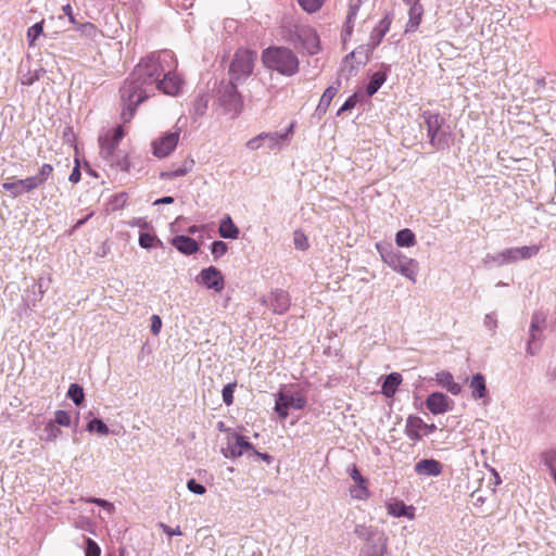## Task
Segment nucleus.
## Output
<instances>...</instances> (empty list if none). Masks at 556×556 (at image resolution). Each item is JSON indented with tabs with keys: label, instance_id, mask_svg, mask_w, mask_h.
Here are the masks:
<instances>
[{
	"label": "nucleus",
	"instance_id": "37",
	"mask_svg": "<svg viewBox=\"0 0 556 556\" xmlns=\"http://www.w3.org/2000/svg\"><path fill=\"white\" fill-rule=\"evenodd\" d=\"M45 70L42 67H38L34 71H28L26 74L21 76V83L25 86H30L35 81L39 80V78L45 74Z\"/></svg>",
	"mask_w": 556,
	"mask_h": 556
},
{
	"label": "nucleus",
	"instance_id": "13",
	"mask_svg": "<svg viewBox=\"0 0 556 556\" xmlns=\"http://www.w3.org/2000/svg\"><path fill=\"white\" fill-rule=\"evenodd\" d=\"M253 445L242 435L230 433L227 437V446L223 450L225 457L237 458L247 451H252Z\"/></svg>",
	"mask_w": 556,
	"mask_h": 556
},
{
	"label": "nucleus",
	"instance_id": "9",
	"mask_svg": "<svg viewBox=\"0 0 556 556\" xmlns=\"http://www.w3.org/2000/svg\"><path fill=\"white\" fill-rule=\"evenodd\" d=\"M124 137V130L122 126H117L114 129L106 130L99 137L100 155L102 159L113 164V155L118 147L119 142Z\"/></svg>",
	"mask_w": 556,
	"mask_h": 556
},
{
	"label": "nucleus",
	"instance_id": "5",
	"mask_svg": "<svg viewBox=\"0 0 556 556\" xmlns=\"http://www.w3.org/2000/svg\"><path fill=\"white\" fill-rule=\"evenodd\" d=\"M285 37L294 47L303 48L308 54H316L320 50L319 37L309 26L294 25Z\"/></svg>",
	"mask_w": 556,
	"mask_h": 556
},
{
	"label": "nucleus",
	"instance_id": "38",
	"mask_svg": "<svg viewBox=\"0 0 556 556\" xmlns=\"http://www.w3.org/2000/svg\"><path fill=\"white\" fill-rule=\"evenodd\" d=\"M86 430L89 432H97L101 435H108L110 433L109 427L98 418L92 419L88 422Z\"/></svg>",
	"mask_w": 556,
	"mask_h": 556
},
{
	"label": "nucleus",
	"instance_id": "14",
	"mask_svg": "<svg viewBox=\"0 0 556 556\" xmlns=\"http://www.w3.org/2000/svg\"><path fill=\"white\" fill-rule=\"evenodd\" d=\"M294 128V123H291L289 127L282 131H273V132H263V139L265 143V148L267 150H280L285 146H287L292 137Z\"/></svg>",
	"mask_w": 556,
	"mask_h": 556
},
{
	"label": "nucleus",
	"instance_id": "33",
	"mask_svg": "<svg viewBox=\"0 0 556 556\" xmlns=\"http://www.w3.org/2000/svg\"><path fill=\"white\" fill-rule=\"evenodd\" d=\"M208 106V96L206 93L199 94L192 103V113L194 116H203Z\"/></svg>",
	"mask_w": 556,
	"mask_h": 556
},
{
	"label": "nucleus",
	"instance_id": "2",
	"mask_svg": "<svg viewBox=\"0 0 556 556\" xmlns=\"http://www.w3.org/2000/svg\"><path fill=\"white\" fill-rule=\"evenodd\" d=\"M262 62L266 68L287 77L295 75L300 67L298 55L286 47H268L262 53Z\"/></svg>",
	"mask_w": 556,
	"mask_h": 556
},
{
	"label": "nucleus",
	"instance_id": "55",
	"mask_svg": "<svg viewBox=\"0 0 556 556\" xmlns=\"http://www.w3.org/2000/svg\"><path fill=\"white\" fill-rule=\"evenodd\" d=\"M101 549L99 545L91 539L87 540L86 556H100Z\"/></svg>",
	"mask_w": 556,
	"mask_h": 556
},
{
	"label": "nucleus",
	"instance_id": "35",
	"mask_svg": "<svg viewBox=\"0 0 556 556\" xmlns=\"http://www.w3.org/2000/svg\"><path fill=\"white\" fill-rule=\"evenodd\" d=\"M350 494L356 500H367L369 497V490L366 486V480L363 481V483L355 482V484L350 489Z\"/></svg>",
	"mask_w": 556,
	"mask_h": 556
},
{
	"label": "nucleus",
	"instance_id": "28",
	"mask_svg": "<svg viewBox=\"0 0 556 556\" xmlns=\"http://www.w3.org/2000/svg\"><path fill=\"white\" fill-rule=\"evenodd\" d=\"M339 88H340V83H338L337 86H329L323 93V96L320 97V100L317 104V108H316V114L317 115H324L332 99L334 98V96L337 94V92L339 91Z\"/></svg>",
	"mask_w": 556,
	"mask_h": 556
},
{
	"label": "nucleus",
	"instance_id": "61",
	"mask_svg": "<svg viewBox=\"0 0 556 556\" xmlns=\"http://www.w3.org/2000/svg\"><path fill=\"white\" fill-rule=\"evenodd\" d=\"M80 176H81V174H80L79 166H78V165H76V166L73 168V170H72V173H71V175H70V177H68V179H70V181H71V182H73V184H77V182L80 180Z\"/></svg>",
	"mask_w": 556,
	"mask_h": 556
},
{
	"label": "nucleus",
	"instance_id": "53",
	"mask_svg": "<svg viewBox=\"0 0 556 556\" xmlns=\"http://www.w3.org/2000/svg\"><path fill=\"white\" fill-rule=\"evenodd\" d=\"M78 30L90 38H94L97 35V27L91 23L80 24Z\"/></svg>",
	"mask_w": 556,
	"mask_h": 556
},
{
	"label": "nucleus",
	"instance_id": "4",
	"mask_svg": "<svg viewBox=\"0 0 556 556\" xmlns=\"http://www.w3.org/2000/svg\"><path fill=\"white\" fill-rule=\"evenodd\" d=\"M377 249L380 252L382 261L394 271L401 274L413 282H416L417 274H418V263L410 257L402 254L399 251L390 250H381L380 245L377 244Z\"/></svg>",
	"mask_w": 556,
	"mask_h": 556
},
{
	"label": "nucleus",
	"instance_id": "12",
	"mask_svg": "<svg viewBox=\"0 0 556 556\" xmlns=\"http://www.w3.org/2000/svg\"><path fill=\"white\" fill-rule=\"evenodd\" d=\"M197 282L215 292H220L225 288L223 274L214 266L203 268L197 277Z\"/></svg>",
	"mask_w": 556,
	"mask_h": 556
},
{
	"label": "nucleus",
	"instance_id": "23",
	"mask_svg": "<svg viewBox=\"0 0 556 556\" xmlns=\"http://www.w3.org/2000/svg\"><path fill=\"white\" fill-rule=\"evenodd\" d=\"M391 26V18L389 16H384L379 24L372 29L369 38L368 46L374 50L383 39L386 34L389 31Z\"/></svg>",
	"mask_w": 556,
	"mask_h": 556
},
{
	"label": "nucleus",
	"instance_id": "17",
	"mask_svg": "<svg viewBox=\"0 0 556 556\" xmlns=\"http://www.w3.org/2000/svg\"><path fill=\"white\" fill-rule=\"evenodd\" d=\"M387 551V538L383 533L374 534L362 548L361 556H384Z\"/></svg>",
	"mask_w": 556,
	"mask_h": 556
},
{
	"label": "nucleus",
	"instance_id": "10",
	"mask_svg": "<svg viewBox=\"0 0 556 556\" xmlns=\"http://www.w3.org/2000/svg\"><path fill=\"white\" fill-rule=\"evenodd\" d=\"M180 137V128L176 127L170 131L162 134L151 143L152 153L159 159L168 156L177 147Z\"/></svg>",
	"mask_w": 556,
	"mask_h": 556
},
{
	"label": "nucleus",
	"instance_id": "36",
	"mask_svg": "<svg viewBox=\"0 0 556 556\" xmlns=\"http://www.w3.org/2000/svg\"><path fill=\"white\" fill-rule=\"evenodd\" d=\"M293 244L299 251H306L309 248L308 238L301 229L293 232Z\"/></svg>",
	"mask_w": 556,
	"mask_h": 556
},
{
	"label": "nucleus",
	"instance_id": "49",
	"mask_svg": "<svg viewBox=\"0 0 556 556\" xmlns=\"http://www.w3.org/2000/svg\"><path fill=\"white\" fill-rule=\"evenodd\" d=\"M483 326L486 330L494 334L497 328V316L495 313H489L483 318Z\"/></svg>",
	"mask_w": 556,
	"mask_h": 556
},
{
	"label": "nucleus",
	"instance_id": "39",
	"mask_svg": "<svg viewBox=\"0 0 556 556\" xmlns=\"http://www.w3.org/2000/svg\"><path fill=\"white\" fill-rule=\"evenodd\" d=\"M546 321V315L543 312H535L531 318L530 331L540 332L543 330Z\"/></svg>",
	"mask_w": 556,
	"mask_h": 556
},
{
	"label": "nucleus",
	"instance_id": "43",
	"mask_svg": "<svg viewBox=\"0 0 556 556\" xmlns=\"http://www.w3.org/2000/svg\"><path fill=\"white\" fill-rule=\"evenodd\" d=\"M46 441L53 442L62 434L61 429L52 421H49L45 427Z\"/></svg>",
	"mask_w": 556,
	"mask_h": 556
},
{
	"label": "nucleus",
	"instance_id": "8",
	"mask_svg": "<svg viewBox=\"0 0 556 556\" xmlns=\"http://www.w3.org/2000/svg\"><path fill=\"white\" fill-rule=\"evenodd\" d=\"M306 406V397L300 391H280L276 395L275 412L281 420L289 415V408L303 409Z\"/></svg>",
	"mask_w": 556,
	"mask_h": 556
},
{
	"label": "nucleus",
	"instance_id": "31",
	"mask_svg": "<svg viewBox=\"0 0 556 556\" xmlns=\"http://www.w3.org/2000/svg\"><path fill=\"white\" fill-rule=\"evenodd\" d=\"M2 188L3 190L10 192L12 198H17L24 193H28L23 179H17L15 181H5L2 184Z\"/></svg>",
	"mask_w": 556,
	"mask_h": 556
},
{
	"label": "nucleus",
	"instance_id": "29",
	"mask_svg": "<svg viewBox=\"0 0 556 556\" xmlns=\"http://www.w3.org/2000/svg\"><path fill=\"white\" fill-rule=\"evenodd\" d=\"M193 165H194V162L192 160H186V161H184V163L180 166L175 167L170 170L161 173V178L162 179H174L177 177L186 176L187 174H189L192 170Z\"/></svg>",
	"mask_w": 556,
	"mask_h": 556
},
{
	"label": "nucleus",
	"instance_id": "16",
	"mask_svg": "<svg viewBox=\"0 0 556 556\" xmlns=\"http://www.w3.org/2000/svg\"><path fill=\"white\" fill-rule=\"evenodd\" d=\"M426 406L433 415H441L453 408V401L444 393L433 392L428 395Z\"/></svg>",
	"mask_w": 556,
	"mask_h": 556
},
{
	"label": "nucleus",
	"instance_id": "7",
	"mask_svg": "<svg viewBox=\"0 0 556 556\" xmlns=\"http://www.w3.org/2000/svg\"><path fill=\"white\" fill-rule=\"evenodd\" d=\"M540 249L541 247L536 244L505 249L496 254H488L484 258V263H493L497 266H503L519 260H529L535 256Z\"/></svg>",
	"mask_w": 556,
	"mask_h": 556
},
{
	"label": "nucleus",
	"instance_id": "46",
	"mask_svg": "<svg viewBox=\"0 0 556 556\" xmlns=\"http://www.w3.org/2000/svg\"><path fill=\"white\" fill-rule=\"evenodd\" d=\"M228 251V244L224 241H214L211 245V253L215 258L224 256Z\"/></svg>",
	"mask_w": 556,
	"mask_h": 556
},
{
	"label": "nucleus",
	"instance_id": "26",
	"mask_svg": "<svg viewBox=\"0 0 556 556\" xmlns=\"http://www.w3.org/2000/svg\"><path fill=\"white\" fill-rule=\"evenodd\" d=\"M218 233L224 239L236 240L239 238L240 230L232 222V218L229 215H225L219 223Z\"/></svg>",
	"mask_w": 556,
	"mask_h": 556
},
{
	"label": "nucleus",
	"instance_id": "42",
	"mask_svg": "<svg viewBox=\"0 0 556 556\" xmlns=\"http://www.w3.org/2000/svg\"><path fill=\"white\" fill-rule=\"evenodd\" d=\"M542 462L548 468L549 472L556 471V450H547L542 453Z\"/></svg>",
	"mask_w": 556,
	"mask_h": 556
},
{
	"label": "nucleus",
	"instance_id": "52",
	"mask_svg": "<svg viewBox=\"0 0 556 556\" xmlns=\"http://www.w3.org/2000/svg\"><path fill=\"white\" fill-rule=\"evenodd\" d=\"M236 383H228L222 390L223 401L226 405H230L233 402V392Z\"/></svg>",
	"mask_w": 556,
	"mask_h": 556
},
{
	"label": "nucleus",
	"instance_id": "3",
	"mask_svg": "<svg viewBox=\"0 0 556 556\" xmlns=\"http://www.w3.org/2000/svg\"><path fill=\"white\" fill-rule=\"evenodd\" d=\"M422 118L427 127L430 144L435 150L448 149L453 137L445 119L439 113H432L430 111H425Z\"/></svg>",
	"mask_w": 556,
	"mask_h": 556
},
{
	"label": "nucleus",
	"instance_id": "45",
	"mask_svg": "<svg viewBox=\"0 0 556 556\" xmlns=\"http://www.w3.org/2000/svg\"><path fill=\"white\" fill-rule=\"evenodd\" d=\"M324 1L325 0H298V3L304 11L314 13L321 8Z\"/></svg>",
	"mask_w": 556,
	"mask_h": 556
},
{
	"label": "nucleus",
	"instance_id": "64",
	"mask_svg": "<svg viewBox=\"0 0 556 556\" xmlns=\"http://www.w3.org/2000/svg\"><path fill=\"white\" fill-rule=\"evenodd\" d=\"M174 203L173 197H163L154 201L153 205H160V204H172Z\"/></svg>",
	"mask_w": 556,
	"mask_h": 556
},
{
	"label": "nucleus",
	"instance_id": "40",
	"mask_svg": "<svg viewBox=\"0 0 556 556\" xmlns=\"http://www.w3.org/2000/svg\"><path fill=\"white\" fill-rule=\"evenodd\" d=\"M67 396L76 404L79 405L84 401V390L80 386L72 383L67 391Z\"/></svg>",
	"mask_w": 556,
	"mask_h": 556
},
{
	"label": "nucleus",
	"instance_id": "15",
	"mask_svg": "<svg viewBox=\"0 0 556 556\" xmlns=\"http://www.w3.org/2000/svg\"><path fill=\"white\" fill-rule=\"evenodd\" d=\"M263 304L269 307L276 314H283L290 306V296L283 290H276L268 296L263 298Z\"/></svg>",
	"mask_w": 556,
	"mask_h": 556
},
{
	"label": "nucleus",
	"instance_id": "48",
	"mask_svg": "<svg viewBox=\"0 0 556 556\" xmlns=\"http://www.w3.org/2000/svg\"><path fill=\"white\" fill-rule=\"evenodd\" d=\"M155 242H159V240L154 235L141 232L139 236V245L143 249H151Z\"/></svg>",
	"mask_w": 556,
	"mask_h": 556
},
{
	"label": "nucleus",
	"instance_id": "59",
	"mask_svg": "<svg viewBox=\"0 0 556 556\" xmlns=\"http://www.w3.org/2000/svg\"><path fill=\"white\" fill-rule=\"evenodd\" d=\"M160 527L162 528L163 532L166 533L168 536L182 534L180 527L170 528L165 523H161Z\"/></svg>",
	"mask_w": 556,
	"mask_h": 556
},
{
	"label": "nucleus",
	"instance_id": "19",
	"mask_svg": "<svg viewBox=\"0 0 556 556\" xmlns=\"http://www.w3.org/2000/svg\"><path fill=\"white\" fill-rule=\"evenodd\" d=\"M53 167L50 164H43L38 174L35 176H30L24 178V185L26 187L27 192H31L33 190L41 187L52 175Z\"/></svg>",
	"mask_w": 556,
	"mask_h": 556
},
{
	"label": "nucleus",
	"instance_id": "60",
	"mask_svg": "<svg viewBox=\"0 0 556 556\" xmlns=\"http://www.w3.org/2000/svg\"><path fill=\"white\" fill-rule=\"evenodd\" d=\"M350 476L351 478L353 479L354 483L355 482H361L363 483V481H365V479L363 478V476L361 475L359 470L357 469L356 466H353L350 470Z\"/></svg>",
	"mask_w": 556,
	"mask_h": 556
},
{
	"label": "nucleus",
	"instance_id": "1",
	"mask_svg": "<svg viewBox=\"0 0 556 556\" xmlns=\"http://www.w3.org/2000/svg\"><path fill=\"white\" fill-rule=\"evenodd\" d=\"M177 65V59L169 50L152 52L141 59L119 90L125 123L131 119L137 106L154 90L169 96L181 91L184 80L176 73Z\"/></svg>",
	"mask_w": 556,
	"mask_h": 556
},
{
	"label": "nucleus",
	"instance_id": "44",
	"mask_svg": "<svg viewBox=\"0 0 556 556\" xmlns=\"http://www.w3.org/2000/svg\"><path fill=\"white\" fill-rule=\"evenodd\" d=\"M43 33L42 23H36L30 26L27 30V39L30 47L35 46V41Z\"/></svg>",
	"mask_w": 556,
	"mask_h": 556
},
{
	"label": "nucleus",
	"instance_id": "56",
	"mask_svg": "<svg viewBox=\"0 0 556 556\" xmlns=\"http://www.w3.org/2000/svg\"><path fill=\"white\" fill-rule=\"evenodd\" d=\"M162 328V320L159 315H152L151 317V331L157 336Z\"/></svg>",
	"mask_w": 556,
	"mask_h": 556
},
{
	"label": "nucleus",
	"instance_id": "24",
	"mask_svg": "<svg viewBox=\"0 0 556 556\" xmlns=\"http://www.w3.org/2000/svg\"><path fill=\"white\" fill-rule=\"evenodd\" d=\"M415 471L421 476L437 477L442 472V465L435 459H421L415 465Z\"/></svg>",
	"mask_w": 556,
	"mask_h": 556
},
{
	"label": "nucleus",
	"instance_id": "63",
	"mask_svg": "<svg viewBox=\"0 0 556 556\" xmlns=\"http://www.w3.org/2000/svg\"><path fill=\"white\" fill-rule=\"evenodd\" d=\"M251 452L255 456L261 458L262 460L266 462L267 464H269L271 462V456L269 454H267V453H261V452L256 451L254 447H253V450Z\"/></svg>",
	"mask_w": 556,
	"mask_h": 556
},
{
	"label": "nucleus",
	"instance_id": "41",
	"mask_svg": "<svg viewBox=\"0 0 556 556\" xmlns=\"http://www.w3.org/2000/svg\"><path fill=\"white\" fill-rule=\"evenodd\" d=\"M354 532L359 539L365 540L366 543L372 539L374 534L381 533V532L372 529L371 527H366V526H356Z\"/></svg>",
	"mask_w": 556,
	"mask_h": 556
},
{
	"label": "nucleus",
	"instance_id": "6",
	"mask_svg": "<svg viewBox=\"0 0 556 556\" xmlns=\"http://www.w3.org/2000/svg\"><path fill=\"white\" fill-rule=\"evenodd\" d=\"M256 59V51L238 49L229 67L230 80L237 83L245 80L252 74Z\"/></svg>",
	"mask_w": 556,
	"mask_h": 556
},
{
	"label": "nucleus",
	"instance_id": "27",
	"mask_svg": "<svg viewBox=\"0 0 556 556\" xmlns=\"http://www.w3.org/2000/svg\"><path fill=\"white\" fill-rule=\"evenodd\" d=\"M424 14V7L421 3H412L408 10V22L406 24L405 31H414L418 28L421 23Z\"/></svg>",
	"mask_w": 556,
	"mask_h": 556
},
{
	"label": "nucleus",
	"instance_id": "25",
	"mask_svg": "<svg viewBox=\"0 0 556 556\" xmlns=\"http://www.w3.org/2000/svg\"><path fill=\"white\" fill-rule=\"evenodd\" d=\"M435 381L453 395H458L462 392L460 384L454 381L453 375L448 371L443 370L438 372L435 375Z\"/></svg>",
	"mask_w": 556,
	"mask_h": 556
},
{
	"label": "nucleus",
	"instance_id": "34",
	"mask_svg": "<svg viewBox=\"0 0 556 556\" xmlns=\"http://www.w3.org/2000/svg\"><path fill=\"white\" fill-rule=\"evenodd\" d=\"M387 79V76H386V73L383 72H376L372 76H371V79L367 86V94L368 96H374L378 90L379 88L384 84Z\"/></svg>",
	"mask_w": 556,
	"mask_h": 556
},
{
	"label": "nucleus",
	"instance_id": "54",
	"mask_svg": "<svg viewBox=\"0 0 556 556\" xmlns=\"http://www.w3.org/2000/svg\"><path fill=\"white\" fill-rule=\"evenodd\" d=\"M187 489L194 493V494H199V495H203L205 492H206V489L204 485L198 483L194 479H190L188 482H187Z\"/></svg>",
	"mask_w": 556,
	"mask_h": 556
},
{
	"label": "nucleus",
	"instance_id": "47",
	"mask_svg": "<svg viewBox=\"0 0 556 556\" xmlns=\"http://www.w3.org/2000/svg\"><path fill=\"white\" fill-rule=\"evenodd\" d=\"M81 501H85L87 503H91V504H96L98 506H101L109 514H113L114 510H115L114 504L109 502V501H106V500L97 498V497H88V498H81Z\"/></svg>",
	"mask_w": 556,
	"mask_h": 556
},
{
	"label": "nucleus",
	"instance_id": "22",
	"mask_svg": "<svg viewBox=\"0 0 556 556\" xmlns=\"http://www.w3.org/2000/svg\"><path fill=\"white\" fill-rule=\"evenodd\" d=\"M388 514L399 518L406 517L409 520L415 518V507L412 505H405L402 501H394L387 504Z\"/></svg>",
	"mask_w": 556,
	"mask_h": 556
},
{
	"label": "nucleus",
	"instance_id": "62",
	"mask_svg": "<svg viewBox=\"0 0 556 556\" xmlns=\"http://www.w3.org/2000/svg\"><path fill=\"white\" fill-rule=\"evenodd\" d=\"M62 10H63L64 14L68 17L70 22L72 24H76L75 16L73 14V9H72L71 4L63 5Z\"/></svg>",
	"mask_w": 556,
	"mask_h": 556
},
{
	"label": "nucleus",
	"instance_id": "11",
	"mask_svg": "<svg viewBox=\"0 0 556 556\" xmlns=\"http://www.w3.org/2000/svg\"><path fill=\"white\" fill-rule=\"evenodd\" d=\"M235 83L230 80V83L220 88L219 101L229 113L237 115L241 111L242 101Z\"/></svg>",
	"mask_w": 556,
	"mask_h": 556
},
{
	"label": "nucleus",
	"instance_id": "32",
	"mask_svg": "<svg viewBox=\"0 0 556 556\" xmlns=\"http://www.w3.org/2000/svg\"><path fill=\"white\" fill-rule=\"evenodd\" d=\"M395 242L399 247L409 248L416 243V238H415L414 232L410 229L405 228V229L397 231L396 237H395Z\"/></svg>",
	"mask_w": 556,
	"mask_h": 556
},
{
	"label": "nucleus",
	"instance_id": "51",
	"mask_svg": "<svg viewBox=\"0 0 556 556\" xmlns=\"http://www.w3.org/2000/svg\"><path fill=\"white\" fill-rule=\"evenodd\" d=\"M245 147L250 151H256L261 148H265L263 132L258 134L257 136L251 138L249 141H247Z\"/></svg>",
	"mask_w": 556,
	"mask_h": 556
},
{
	"label": "nucleus",
	"instance_id": "18",
	"mask_svg": "<svg viewBox=\"0 0 556 556\" xmlns=\"http://www.w3.org/2000/svg\"><path fill=\"white\" fill-rule=\"evenodd\" d=\"M469 389L471 392V397L475 401L482 400L483 403L489 402L486 381L482 374H475L469 380Z\"/></svg>",
	"mask_w": 556,
	"mask_h": 556
},
{
	"label": "nucleus",
	"instance_id": "30",
	"mask_svg": "<svg viewBox=\"0 0 556 556\" xmlns=\"http://www.w3.org/2000/svg\"><path fill=\"white\" fill-rule=\"evenodd\" d=\"M401 382L402 376L399 372L390 374L389 376H387L382 384V394L386 395L387 397H392L395 394L397 387L401 384Z\"/></svg>",
	"mask_w": 556,
	"mask_h": 556
},
{
	"label": "nucleus",
	"instance_id": "58",
	"mask_svg": "<svg viewBox=\"0 0 556 556\" xmlns=\"http://www.w3.org/2000/svg\"><path fill=\"white\" fill-rule=\"evenodd\" d=\"M538 340L536 332L530 331V340L527 346V353L530 355H534L536 353L538 346L535 345V341Z\"/></svg>",
	"mask_w": 556,
	"mask_h": 556
},
{
	"label": "nucleus",
	"instance_id": "50",
	"mask_svg": "<svg viewBox=\"0 0 556 556\" xmlns=\"http://www.w3.org/2000/svg\"><path fill=\"white\" fill-rule=\"evenodd\" d=\"M56 426L68 427L71 425V416L65 410H56L54 413V421Z\"/></svg>",
	"mask_w": 556,
	"mask_h": 556
},
{
	"label": "nucleus",
	"instance_id": "20",
	"mask_svg": "<svg viewBox=\"0 0 556 556\" xmlns=\"http://www.w3.org/2000/svg\"><path fill=\"white\" fill-rule=\"evenodd\" d=\"M424 427L425 422L420 417L410 415L406 419L404 432L409 440L419 441L424 435Z\"/></svg>",
	"mask_w": 556,
	"mask_h": 556
},
{
	"label": "nucleus",
	"instance_id": "21",
	"mask_svg": "<svg viewBox=\"0 0 556 556\" xmlns=\"http://www.w3.org/2000/svg\"><path fill=\"white\" fill-rule=\"evenodd\" d=\"M170 243L185 255H192L199 251V243L188 236H176L170 240Z\"/></svg>",
	"mask_w": 556,
	"mask_h": 556
},
{
	"label": "nucleus",
	"instance_id": "57",
	"mask_svg": "<svg viewBox=\"0 0 556 556\" xmlns=\"http://www.w3.org/2000/svg\"><path fill=\"white\" fill-rule=\"evenodd\" d=\"M357 102V99H356V96H351L345 102L344 104L340 108V110L338 111V115H341L343 112L345 111H349L351 109H353L355 106Z\"/></svg>",
	"mask_w": 556,
	"mask_h": 556
}]
</instances>
